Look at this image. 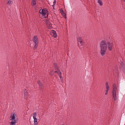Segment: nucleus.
Returning <instances> with one entry per match:
<instances>
[{
	"instance_id": "obj_5",
	"label": "nucleus",
	"mask_w": 125,
	"mask_h": 125,
	"mask_svg": "<svg viewBox=\"0 0 125 125\" xmlns=\"http://www.w3.org/2000/svg\"><path fill=\"white\" fill-rule=\"evenodd\" d=\"M77 41L78 42H80V44L81 46H83L84 44V42L83 41V40L81 37H79Z\"/></svg>"
},
{
	"instance_id": "obj_18",
	"label": "nucleus",
	"mask_w": 125,
	"mask_h": 125,
	"mask_svg": "<svg viewBox=\"0 0 125 125\" xmlns=\"http://www.w3.org/2000/svg\"><path fill=\"white\" fill-rule=\"evenodd\" d=\"M39 88L42 89H43V85L42 84V83L41 84H39Z\"/></svg>"
},
{
	"instance_id": "obj_1",
	"label": "nucleus",
	"mask_w": 125,
	"mask_h": 125,
	"mask_svg": "<svg viewBox=\"0 0 125 125\" xmlns=\"http://www.w3.org/2000/svg\"><path fill=\"white\" fill-rule=\"evenodd\" d=\"M100 53L101 55L104 56L105 54L107 48V45L105 40L102 41L100 43Z\"/></svg>"
},
{
	"instance_id": "obj_11",
	"label": "nucleus",
	"mask_w": 125,
	"mask_h": 125,
	"mask_svg": "<svg viewBox=\"0 0 125 125\" xmlns=\"http://www.w3.org/2000/svg\"><path fill=\"white\" fill-rule=\"evenodd\" d=\"M15 114H13L11 115L10 117V120H14L15 119Z\"/></svg>"
},
{
	"instance_id": "obj_27",
	"label": "nucleus",
	"mask_w": 125,
	"mask_h": 125,
	"mask_svg": "<svg viewBox=\"0 0 125 125\" xmlns=\"http://www.w3.org/2000/svg\"><path fill=\"white\" fill-rule=\"evenodd\" d=\"M32 0V1H35V0Z\"/></svg>"
},
{
	"instance_id": "obj_14",
	"label": "nucleus",
	"mask_w": 125,
	"mask_h": 125,
	"mask_svg": "<svg viewBox=\"0 0 125 125\" xmlns=\"http://www.w3.org/2000/svg\"><path fill=\"white\" fill-rule=\"evenodd\" d=\"M16 120L12 121L10 123V125H15L16 123Z\"/></svg>"
},
{
	"instance_id": "obj_28",
	"label": "nucleus",
	"mask_w": 125,
	"mask_h": 125,
	"mask_svg": "<svg viewBox=\"0 0 125 125\" xmlns=\"http://www.w3.org/2000/svg\"><path fill=\"white\" fill-rule=\"evenodd\" d=\"M124 2H125V0H123Z\"/></svg>"
},
{
	"instance_id": "obj_10",
	"label": "nucleus",
	"mask_w": 125,
	"mask_h": 125,
	"mask_svg": "<svg viewBox=\"0 0 125 125\" xmlns=\"http://www.w3.org/2000/svg\"><path fill=\"white\" fill-rule=\"evenodd\" d=\"M51 34L54 38H56L57 36V34L56 33V32L55 31L53 30L52 31V32L51 33Z\"/></svg>"
},
{
	"instance_id": "obj_26",
	"label": "nucleus",
	"mask_w": 125,
	"mask_h": 125,
	"mask_svg": "<svg viewBox=\"0 0 125 125\" xmlns=\"http://www.w3.org/2000/svg\"><path fill=\"white\" fill-rule=\"evenodd\" d=\"M52 71H51L50 72V73H52Z\"/></svg>"
},
{
	"instance_id": "obj_4",
	"label": "nucleus",
	"mask_w": 125,
	"mask_h": 125,
	"mask_svg": "<svg viewBox=\"0 0 125 125\" xmlns=\"http://www.w3.org/2000/svg\"><path fill=\"white\" fill-rule=\"evenodd\" d=\"M48 10L45 8L42 9V10H40L39 11L40 13L42 14L43 16H45L46 14L47 16H44V18H46L48 17Z\"/></svg>"
},
{
	"instance_id": "obj_22",
	"label": "nucleus",
	"mask_w": 125,
	"mask_h": 125,
	"mask_svg": "<svg viewBox=\"0 0 125 125\" xmlns=\"http://www.w3.org/2000/svg\"><path fill=\"white\" fill-rule=\"evenodd\" d=\"M120 65L122 66H123L124 65V63L123 62H121L120 63Z\"/></svg>"
},
{
	"instance_id": "obj_29",
	"label": "nucleus",
	"mask_w": 125,
	"mask_h": 125,
	"mask_svg": "<svg viewBox=\"0 0 125 125\" xmlns=\"http://www.w3.org/2000/svg\"><path fill=\"white\" fill-rule=\"evenodd\" d=\"M62 125H65L64 124H63Z\"/></svg>"
},
{
	"instance_id": "obj_2",
	"label": "nucleus",
	"mask_w": 125,
	"mask_h": 125,
	"mask_svg": "<svg viewBox=\"0 0 125 125\" xmlns=\"http://www.w3.org/2000/svg\"><path fill=\"white\" fill-rule=\"evenodd\" d=\"M117 90V88L116 84L114 83L113 85V90L112 91V96L114 100L116 101L117 99L116 97V91Z\"/></svg>"
},
{
	"instance_id": "obj_12",
	"label": "nucleus",
	"mask_w": 125,
	"mask_h": 125,
	"mask_svg": "<svg viewBox=\"0 0 125 125\" xmlns=\"http://www.w3.org/2000/svg\"><path fill=\"white\" fill-rule=\"evenodd\" d=\"M54 67L55 70H59V68L58 67L57 63H54Z\"/></svg>"
},
{
	"instance_id": "obj_15",
	"label": "nucleus",
	"mask_w": 125,
	"mask_h": 125,
	"mask_svg": "<svg viewBox=\"0 0 125 125\" xmlns=\"http://www.w3.org/2000/svg\"><path fill=\"white\" fill-rule=\"evenodd\" d=\"M106 90L109 91V87L108 85V83L107 82L106 83Z\"/></svg>"
},
{
	"instance_id": "obj_21",
	"label": "nucleus",
	"mask_w": 125,
	"mask_h": 125,
	"mask_svg": "<svg viewBox=\"0 0 125 125\" xmlns=\"http://www.w3.org/2000/svg\"><path fill=\"white\" fill-rule=\"evenodd\" d=\"M36 4V0L32 1L31 2V5L32 6L35 5Z\"/></svg>"
},
{
	"instance_id": "obj_17",
	"label": "nucleus",
	"mask_w": 125,
	"mask_h": 125,
	"mask_svg": "<svg viewBox=\"0 0 125 125\" xmlns=\"http://www.w3.org/2000/svg\"><path fill=\"white\" fill-rule=\"evenodd\" d=\"M64 11H63L62 10V11L61 12V13L62 14V16L65 19H66V14L65 13H64L63 12Z\"/></svg>"
},
{
	"instance_id": "obj_9",
	"label": "nucleus",
	"mask_w": 125,
	"mask_h": 125,
	"mask_svg": "<svg viewBox=\"0 0 125 125\" xmlns=\"http://www.w3.org/2000/svg\"><path fill=\"white\" fill-rule=\"evenodd\" d=\"M46 23L49 28L51 29L52 27V24L48 20H46Z\"/></svg>"
},
{
	"instance_id": "obj_13",
	"label": "nucleus",
	"mask_w": 125,
	"mask_h": 125,
	"mask_svg": "<svg viewBox=\"0 0 125 125\" xmlns=\"http://www.w3.org/2000/svg\"><path fill=\"white\" fill-rule=\"evenodd\" d=\"M34 119V125H37L38 124V122L37 121V119L36 118H33Z\"/></svg>"
},
{
	"instance_id": "obj_23",
	"label": "nucleus",
	"mask_w": 125,
	"mask_h": 125,
	"mask_svg": "<svg viewBox=\"0 0 125 125\" xmlns=\"http://www.w3.org/2000/svg\"><path fill=\"white\" fill-rule=\"evenodd\" d=\"M56 0H54V1L53 2V6L54 5H55L56 4Z\"/></svg>"
},
{
	"instance_id": "obj_8",
	"label": "nucleus",
	"mask_w": 125,
	"mask_h": 125,
	"mask_svg": "<svg viewBox=\"0 0 125 125\" xmlns=\"http://www.w3.org/2000/svg\"><path fill=\"white\" fill-rule=\"evenodd\" d=\"M27 90L26 89H25L24 90V98L27 99L28 96Z\"/></svg>"
},
{
	"instance_id": "obj_24",
	"label": "nucleus",
	"mask_w": 125,
	"mask_h": 125,
	"mask_svg": "<svg viewBox=\"0 0 125 125\" xmlns=\"http://www.w3.org/2000/svg\"><path fill=\"white\" fill-rule=\"evenodd\" d=\"M37 83L39 85V84H41L42 83H41V82L40 81H38L37 82Z\"/></svg>"
},
{
	"instance_id": "obj_7",
	"label": "nucleus",
	"mask_w": 125,
	"mask_h": 125,
	"mask_svg": "<svg viewBox=\"0 0 125 125\" xmlns=\"http://www.w3.org/2000/svg\"><path fill=\"white\" fill-rule=\"evenodd\" d=\"M107 44L108 45V48L109 50L111 51L112 49L113 44L108 42H107Z\"/></svg>"
},
{
	"instance_id": "obj_30",
	"label": "nucleus",
	"mask_w": 125,
	"mask_h": 125,
	"mask_svg": "<svg viewBox=\"0 0 125 125\" xmlns=\"http://www.w3.org/2000/svg\"><path fill=\"white\" fill-rule=\"evenodd\" d=\"M79 47H80V46H79Z\"/></svg>"
},
{
	"instance_id": "obj_19",
	"label": "nucleus",
	"mask_w": 125,
	"mask_h": 125,
	"mask_svg": "<svg viewBox=\"0 0 125 125\" xmlns=\"http://www.w3.org/2000/svg\"><path fill=\"white\" fill-rule=\"evenodd\" d=\"M37 116V113L35 112L33 114V118H36V116Z\"/></svg>"
},
{
	"instance_id": "obj_6",
	"label": "nucleus",
	"mask_w": 125,
	"mask_h": 125,
	"mask_svg": "<svg viewBox=\"0 0 125 125\" xmlns=\"http://www.w3.org/2000/svg\"><path fill=\"white\" fill-rule=\"evenodd\" d=\"M54 72L57 73L60 78V80L61 81H63V78H62V73L60 71H55Z\"/></svg>"
},
{
	"instance_id": "obj_3",
	"label": "nucleus",
	"mask_w": 125,
	"mask_h": 125,
	"mask_svg": "<svg viewBox=\"0 0 125 125\" xmlns=\"http://www.w3.org/2000/svg\"><path fill=\"white\" fill-rule=\"evenodd\" d=\"M32 40L35 44L33 48L34 50H35L37 48L39 43V40L37 36L36 35L33 38Z\"/></svg>"
},
{
	"instance_id": "obj_25",
	"label": "nucleus",
	"mask_w": 125,
	"mask_h": 125,
	"mask_svg": "<svg viewBox=\"0 0 125 125\" xmlns=\"http://www.w3.org/2000/svg\"><path fill=\"white\" fill-rule=\"evenodd\" d=\"M108 90H106L105 93V95H107L108 94Z\"/></svg>"
},
{
	"instance_id": "obj_16",
	"label": "nucleus",
	"mask_w": 125,
	"mask_h": 125,
	"mask_svg": "<svg viewBox=\"0 0 125 125\" xmlns=\"http://www.w3.org/2000/svg\"><path fill=\"white\" fill-rule=\"evenodd\" d=\"M8 2L7 4H8L9 5H10L13 3V2L12 0H8Z\"/></svg>"
},
{
	"instance_id": "obj_20",
	"label": "nucleus",
	"mask_w": 125,
	"mask_h": 125,
	"mask_svg": "<svg viewBox=\"0 0 125 125\" xmlns=\"http://www.w3.org/2000/svg\"><path fill=\"white\" fill-rule=\"evenodd\" d=\"M97 2L99 3L100 6H102L103 5V3L102 2L101 0H98Z\"/></svg>"
}]
</instances>
